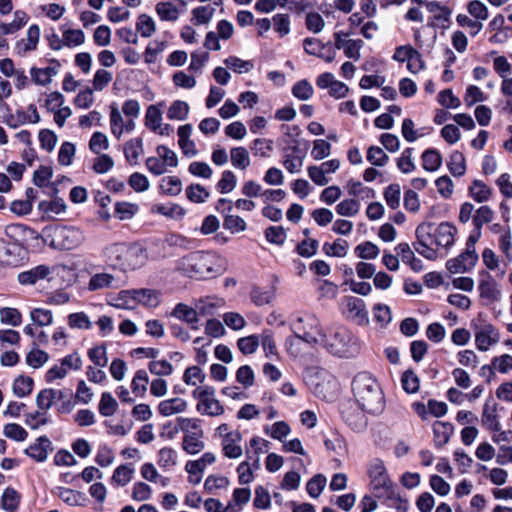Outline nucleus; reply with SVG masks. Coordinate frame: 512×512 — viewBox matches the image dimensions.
I'll use <instances>...</instances> for the list:
<instances>
[{"label":"nucleus","instance_id":"f257e3e1","mask_svg":"<svg viewBox=\"0 0 512 512\" xmlns=\"http://www.w3.org/2000/svg\"><path fill=\"white\" fill-rule=\"evenodd\" d=\"M176 268L185 276L205 279L224 273L226 259L215 252L195 251L181 257Z\"/></svg>","mask_w":512,"mask_h":512},{"label":"nucleus","instance_id":"f03ea898","mask_svg":"<svg viewBox=\"0 0 512 512\" xmlns=\"http://www.w3.org/2000/svg\"><path fill=\"white\" fill-rule=\"evenodd\" d=\"M352 393L359 408L377 414L384 409V395L377 379L368 372L358 373L351 384Z\"/></svg>","mask_w":512,"mask_h":512},{"label":"nucleus","instance_id":"7ed1b4c3","mask_svg":"<svg viewBox=\"0 0 512 512\" xmlns=\"http://www.w3.org/2000/svg\"><path fill=\"white\" fill-rule=\"evenodd\" d=\"M106 257L123 271H134L146 265L148 251L138 243H113L105 247Z\"/></svg>","mask_w":512,"mask_h":512},{"label":"nucleus","instance_id":"20e7f679","mask_svg":"<svg viewBox=\"0 0 512 512\" xmlns=\"http://www.w3.org/2000/svg\"><path fill=\"white\" fill-rule=\"evenodd\" d=\"M324 341L320 344L329 353L338 357L349 358L359 352L357 338L344 326H334L325 333Z\"/></svg>","mask_w":512,"mask_h":512},{"label":"nucleus","instance_id":"39448f33","mask_svg":"<svg viewBox=\"0 0 512 512\" xmlns=\"http://www.w3.org/2000/svg\"><path fill=\"white\" fill-rule=\"evenodd\" d=\"M295 334H299L304 342L319 345L324 341L325 331L319 318L314 313H303L297 316L292 324Z\"/></svg>","mask_w":512,"mask_h":512},{"label":"nucleus","instance_id":"423d86ee","mask_svg":"<svg viewBox=\"0 0 512 512\" xmlns=\"http://www.w3.org/2000/svg\"><path fill=\"white\" fill-rule=\"evenodd\" d=\"M50 246L59 250H73L85 241L84 232L75 226L59 225L50 230Z\"/></svg>","mask_w":512,"mask_h":512},{"label":"nucleus","instance_id":"0eeeda50","mask_svg":"<svg viewBox=\"0 0 512 512\" xmlns=\"http://www.w3.org/2000/svg\"><path fill=\"white\" fill-rule=\"evenodd\" d=\"M367 474L369 477L370 489L377 498H383L390 494L391 489L395 487L387 473L384 462L381 459L375 458L369 461Z\"/></svg>","mask_w":512,"mask_h":512},{"label":"nucleus","instance_id":"6e6552de","mask_svg":"<svg viewBox=\"0 0 512 512\" xmlns=\"http://www.w3.org/2000/svg\"><path fill=\"white\" fill-rule=\"evenodd\" d=\"M436 225L430 222L419 224L415 230L416 242L413 247L416 252L428 260H436L438 252L436 247Z\"/></svg>","mask_w":512,"mask_h":512},{"label":"nucleus","instance_id":"1a4fd4ad","mask_svg":"<svg viewBox=\"0 0 512 512\" xmlns=\"http://www.w3.org/2000/svg\"><path fill=\"white\" fill-rule=\"evenodd\" d=\"M215 394V388L210 385L198 386L192 392V397L197 400L196 411L210 417L223 415L225 408Z\"/></svg>","mask_w":512,"mask_h":512},{"label":"nucleus","instance_id":"9d476101","mask_svg":"<svg viewBox=\"0 0 512 512\" xmlns=\"http://www.w3.org/2000/svg\"><path fill=\"white\" fill-rule=\"evenodd\" d=\"M309 383L314 393L323 398L334 394L338 389L336 378L325 369H312L309 371Z\"/></svg>","mask_w":512,"mask_h":512},{"label":"nucleus","instance_id":"9b49d317","mask_svg":"<svg viewBox=\"0 0 512 512\" xmlns=\"http://www.w3.org/2000/svg\"><path fill=\"white\" fill-rule=\"evenodd\" d=\"M343 305L347 317L356 324L364 326L369 323L368 311L364 300L354 296H347L343 299Z\"/></svg>","mask_w":512,"mask_h":512},{"label":"nucleus","instance_id":"f8f14e48","mask_svg":"<svg viewBox=\"0 0 512 512\" xmlns=\"http://www.w3.org/2000/svg\"><path fill=\"white\" fill-rule=\"evenodd\" d=\"M478 276V291L480 297L487 303L498 301L501 295V291L493 276L486 270L479 271Z\"/></svg>","mask_w":512,"mask_h":512},{"label":"nucleus","instance_id":"ddd939ff","mask_svg":"<svg viewBox=\"0 0 512 512\" xmlns=\"http://www.w3.org/2000/svg\"><path fill=\"white\" fill-rule=\"evenodd\" d=\"M478 259L479 256L476 251L465 248L464 252L446 262V268L453 274L465 273L475 267Z\"/></svg>","mask_w":512,"mask_h":512},{"label":"nucleus","instance_id":"4468645a","mask_svg":"<svg viewBox=\"0 0 512 512\" xmlns=\"http://www.w3.org/2000/svg\"><path fill=\"white\" fill-rule=\"evenodd\" d=\"M316 84L320 89H327L328 94L335 99L344 98L349 92L348 86L338 81L330 73L321 74L317 78Z\"/></svg>","mask_w":512,"mask_h":512},{"label":"nucleus","instance_id":"2eb2a0df","mask_svg":"<svg viewBox=\"0 0 512 512\" xmlns=\"http://www.w3.org/2000/svg\"><path fill=\"white\" fill-rule=\"evenodd\" d=\"M500 340V333L492 324H484L475 331V344L478 350L487 351Z\"/></svg>","mask_w":512,"mask_h":512},{"label":"nucleus","instance_id":"dca6fc26","mask_svg":"<svg viewBox=\"0 0 512 512\" xmlns=\"http://www.w3.org/2000/svg\"><path fill=\"white\" fill-rule=\"evenodd\" d=\"M497 408L498 404L492 397L487 398L483 405L481 423L483 427L492 432L501 430Z\"/></svg>","mask_w":512,"mask_h":512},{"label":"nucleus","instance_id":"f3484780","mask_svg":"<svg viewBox=\"0 0 512 512\" xmlns=\"http://www.w3.org/2000/svg\"><path fill=\"white\" fill-rule=\"evenodd\" d=\"M40 27L36 24L31 25L26 33V37L18 40L15 44V53L24 56L37 48L40 39Z\"/></svg>","mask_w":512,"mask_h":512},{"label":"nucleus","instance_id":"a211bd4d","mask_svg":"<svg viewBox=\"0 0 512 512\" xmlns=\"http://www.w3.org/2000/svg\"><path fill=\"white\" fill-rule=\"evenodd\" d=\"M54 268L51 269L46 265H38L29 270L23 271L18 274V281L22 285H34L43 279L51 280L50 274Z\"/></svg>","mask_w":512,"mask_h":512},{"label":"nucleus","instance_id":"6ab92c4d","mask_svg":"<svg viewBox=\"0 0 512 512\" xmlns=\"http://www.w3.org/2000/svg\"><path fill=\"white\" fill-rule=\"evenodd\" d=\"M193 126L191 124H185L178 127V144L182 153L187 157H194L198 154L196 144L191 140Z\"/></svg>","mask_w":512,"mask_h":512},{"label":"nucleus","instance_id":"aec40b11","mask_svg":"<svg viewBox=\"0 0 512 512\" xmlns=\"http://www.w3.org/2000/svg\"><path fill=\"white\" fill-rule=\"evenodd\" d=\"M241 442L242 434L238 430H234L231 436L221 441L223 455L229 459L240 458L243 455Z\"/></svg>","mask_w":512,"mask_h":512},{"label":"nucleus","instance_id":"412c9836","mask_svg":"<svg viewBox=\"0 0 512 512\" xmlns=\"http://www.w3.org/2000/svg\"><path fill=\"white\" fill-rule=\"evenodd\" d=\"M305 153L298 147H290L284 155L283 165L285 169L291 174H297L301 172Z\"/></svg>","mask_w":512,"mask_h":512},{"label":"nucleus","instance_id":"4be33fe9","mask_svg":"<svg viewBox=\"0 0 512 512\" xmlns=\"http://www.w3.org/2000/svg\"><path fill=\"white\" fill-rule=\"evenodd\" d=\"M363 46V41L360 39H347L345 37H341L340 35L336 36L335 39V47L339 50H343L346 57L357 61L360 59V50Z\"/></svg>","mask_w":512,"mask_h":512},{"label":"nucleus","instance_id":"5701e85b","mask_svg":"<svg viewBox=\"0 0 512 512\" xmlns=\"http://www.w3.org/2000/svg\"><path fill=\"white\" fill-rule=\"evenodd\" d=\"M187 408V401L180 397L162 400L157 406L158 413L164 417L184 413Z\"/></svg>","mask_w":512,"mask_h":512},{"label":"nucleus","instance_id":"b1692460","mask_svg":"<svg viewBox=\"0 0 512 512\" xmlns=\"http://www.w3.org/2000/svg\"><path fill=\"white\" fill-rule=\"evenodd\" d=\"M66 397L63 390L47 388L41 390L36 396L38 409L48 412L56 400H62Z\"/></svg>","mask_w":512,"mask_h":512},{"label":"nucleus","instance_id":"393cba45","mask_svg":"<svg viewBox=\"0 0 512 512\" xmlns=\"http://www.w3.org/2000/svg\"><path fill=\"white\" fill-rule=\"evenodd\" d=\"M250 449L246 450V458L253 460L254 469L260 468V455L268 451L269 442L260 437H253L249 441Z\"/></svg>","mask_w":512,"mask_h":512},{"label":"nucleus","instance_id":"a878e982","mask_svg":"<svg viewBox=\"0 0 512 512\" xmlns=\"http://www.w3.org/2000/svg\"><path fill=\"white\" fill-rule=\"evenodd\" d=\"M134 300L147 308H156L161 301V293L158 290L150 288L135 289Z\"/></svg>","mask_w":512,"mask_h":512},{"label":"nucleus","instance_id":"bb28decb","mask_svg":"<svg viewBox=\"0 0 512 512\" xmlns=\"http://www.w3.org/2000/svg\"><path fill=\"white\" fill-rule=\"evenodd\" d=\"M455 227L448 222L436 226V247L448 249L454 244Z\"/></svg>","mask_w":512,"mask_h":512},{"label":"nucleus","instance_id":"cd10ccee","mask_svg":"<svg viewBox=\"0 0 512 512\" xmlns=\"http://www.w3.org/2000/svg\"><path fill=\"white\" fill-rule=\"evenodd\" d=\"M49 450L51 441L46 436H41L25 450V453L32 459L42 462L47 459Z\"/></svg>","mask_w":512,"mask_h":512},{"label":"nucleus","instance_id":"c85d7f7f","mask_svg":"<svg viewBox=\"0 0 512 512\" xmlns=\"http://www.w3.org/2000/svg\"><path fill=\"white\" fill-rule=\"evenodd\" d=\"M172 315L179 320L185 321L191 325L192 329H198V313L196 307L192 308L186 304L178 303L172 312Z\"/></svg>","mask_w":512,"mask_h":512},{"label":"nucleus","instance_id":"c756f323","mask_svg":"<svg viewBox=\"0 0 512 512\" xmlns=\"http://www.w3.org/2000/svg\"><path fill=\"white\" fill-rule=\"evenodd\" d=\"M203 439V430L197 433H191L183 436L182 449L189 455H196L205 448Z\"/></svg>","mask_w":512,"mask_h":512},{"label":"nucleus","instance_id":"7c9ffc66","mask_svg":"<svg viewBox=\"0 0 512 512\" xmlns=\"http://www.w3.org/2000/svg\"><path fill=\"white\" fill-rule=\"evenodd\" d=\"M200 66H189L187 72L178 71L173 75V83L175 86L191 89L196 85L195 76L197 73H200Z\"/></svg>","mask_w":512,"mask_h":512},{"label":"nucleus","instance_id":"2f4dec72","mask_svg":"<svg viewBox=\"0 0 512 512\" xmlns=\"http://www.w3.org/2000/svg\"><path fill=\"white\" fill-rule=\"evenodd\" d=\"M60 31L63 36L64 45L68 48L79 47L85 43L86 36L81 29H74L67 25H62Z\"/></svg>","mask_w":512,"mask_h":512},{"label":"nucleus","instance_id":"473e14b6","mask_svg":"<svg viewBox=\"0 0 512 512\" xmlns=\"http://www.w3.org/2000/svg\"><path fill=\"white\" fill-rule=\"evenodd\" d=\"M393 59L400 63L422 64L421 54L411 45L398 47L393 55Z\"/></svg>","mask_w":512,"mask_h":512},{"label":"nucleus","instance_id":"72a5a7b5","mask_svg":"<svg viewBox=\"0 0 512 512\" xmlns=\"http://www.w3.org/2000/svg\"><path fill=\"white\" fill-rule=\"evenodd\" d=\"M19 246L0 239V264L15 265L18 262Z\"/></svg>","mask_w":512,"mask_h":512},{"label":"nucleus","instance_id":"f704fd0d","mask_svg":"<svg viewBox=\"0 0 512 512\" xmlns=\"http://www.w3.org/2000/svg\"><path fill=\"white\" fill-rule=\"evenodd\" d=\"M223 299L215 297H204L195 301V307L198 315L208 316L213 315L215 310L223 306Z\"/></svg>","mask_w":512,"mask_h":512},{"label":"nucleus","instance_id":"c9c22d12","mask_svg":"<svg viewBox=\"0 0 512 512\" xmlns=\"http://www.w3.org/2000/svg\"><path fill=\"white\" fill-rule=\"evenodd\" d=\"M29 20L28 15L23 11H15L14 18L10 23H4L0 25V36L14 34L24 27Z\"/></svg>","mask_w":512,"mask_h":512},{"label":"nucleus","instance_id":"e433bc0d","mask_svg":"<svg viewBox=\"0 0 512 512\" xmlns=\"http://www.w3.org/2000/svg\"><path fill=\"white\" fill-rule=\"evenodd\" d=\"M421 158L423 169L429 172L437 171L443 162L440 152L434 148L426 149Z\"/></svg>","mask_w":512,"mask_h":512},{"label":"nucleus","instance_id":"4c0bfd02","mask_svg":"<svg viewBox=\"0 0 512 512\" xmlns=\"http://www.w3.org/2000/svg\"><path fill=\"white\" fill-rule=\"evenodd\" d=\"M143 153V142L140 138L129 140L124 146V155L130 165L138 164L140 155Z\"/></svg>","mask_w":512,"mask_h":512},{"label":"nucleus","instance_id":"58836bf2","mask_svg":"<svg viewBox=\"0 0 512 512\" xmlns=\"http://www.w3.org/2000/svg\"><path fill=\"white\" fill-rule=\"evenodd\" d=\"M447 168L454 177L463 176L466 172V159L463 153L453 151L447 160Z\"/></svg>","mask_w":512,"mask_h":512},{"label":"nucleus","instance_id":"ea45409f","mask_svg":"<svg viewBox=\"0 0 512 512\" xmlns=\"http://www.w3.org/2000/svg\"><path fill=\"white\" fill-rule=\"evenodd\" d=\"M434 442L437 447H442L448 443L452 433L453 427L449 423L436 421L433 425Z\"/></svg>","mask_w":512,"mask_h":512},{"label":"nucleus","instance_id":"a19ab883","mask_svg":"<svg viewBox=\"0 0 512 512\" xmlns=\"http://www.w3.org/2000/svg\"><path fill=\"white\" fill-rule=\"evenodd\" d=\"M230 159L232 166L240 170H246L251 163L248 150L242 146L230 150Z\"/></svg>","mask_w":512,"mask_h":512},{"label":"nucleus","instance_id":"79ce46f5","mask_svg":"<svg viewBox=\"0 0 512 512\" xmlns=\"http://www.w3.org/2000/svg\"><path fill=\"white\" fill-rule=\"evenodd\" d=\"M365 411H344L343 419L344 421L357 432L363 431L367 426V418L364 414Z\"/></svg>","mask_w":512,"mask_h":512},{"label":"nucleus","instance_id":"37998d69","mask_svg":"<svg viewBox=\"0 0 512 512\" xmlns=\"http://www.w3.org/2000/svg\"><path fill=\"white\" fill-rule=\"evenodd\" d=\"M347 190L349 195L361 200L372 199L375 197V191L367 186H364L360 181L353 179L347 182Z\"/></svg>","mask_w":512,"mask_h":512},{"label":"nucleus","instance_id":"c03bdc74","mask_svg":"<svg viewBox=\"0 0 512 512\" xmlns=\"http://www.w3.org/2000/svg\"><path fill=\"white\" fill-rule=\"evenodd\" d=\"M481 370H496L499 373L506 374L512 370V356L509 354H503L496 356L491 360L490 365H484Z\"/></svg>","mask_w":512,"mask_h":512},{"label":"nucleus","instance_id":"a18cd8bd","mask_svg":"<svg viewBox=\"0 0 512 512\" xmlns=\"http://www.w3.org/2000/svg\"><path fill=\"white\" fill-rule=\"evenodd\" d=\"M115 282V277L109 273H96L91 276L88 289L90 291H97L106 288H112Z\"/></svg>","mask_w":512,"mask_h":512},{"label":"nucleus","instance_id":"49530a36","mask_svg":"<svg viewBox=\"0 0 512 512\" xmlns=\"http://www.w3.org/2000/svg\"><path fill=\"white\" fill-rule=\"evenodd\" d=\"M134 473L135 469L131 464L120 465L114 470L111 481L118 486H125L132 480Z\"/></svg>","mask_w":512,"mask_h":512},{"label":"nucleus","instance_id":"de8ad7c7","mask_svg":"<svg viewBox=\"0 0 512 512\" xmlns=\"http://www.w3.org/2000/svg\"><path fill=\"white\" fill-rule=\"evenodd\" d=\"M303 46L305 51L308 54L318 56L319 58H323L326 61H331L332 57L330 55H324V51L330 52V47L324 46L318 39L316 38H307L303 42Z\"/></svg>","mask_w":512,"mask_h":512},{"label":"nucleus","instance_id":"09e8293b","mask_svg":"<svg viewBox=\"0 0 512 512\" xmlns=\"http://www.w3.org/2000/svg\"><path fill=\"white\" fill-rule=\"evenodd\" d=\"M229 479L223 475H209L204 482V490L209 494H215L218 490L227 489Z\"/></svg>","mask_w":512,"mask_h":512},{"label":"nucleus","instance_id":"8fccbe9b","mask_svg":"<svg viewBox=\"0 0 512 512\" xmlns=\"http://www.w3.org/2000/svg\"><path fill=\"white\" fill-rule=\"evenodd\" d=\"M20 504V494L13 488H6L1 497L2 508L7 512H16Z\"/></svg>","mask_w":512,"mask_h":512},{"label":"nucleus","instance_id":"3c124183","mask_svg":"<svg viewBox=\"0 0 512 512\" xmlns=\"http://www.w3.org/2000/svg\"><path fill=\"white\" fill-rule=\"evenodd\" d=\"M155 10L162 21L175 22L179 18V10L171 2H159Z\"/></svg>","mask_w":512,"mask_h":512},{"label":"nucleus","instance_id":"603ef678","mask_svg":"<svg viewBox=\"0 0 512 512\" xmlns=\"http://www.w3.org/2000/svg\"><path fill=\"white\" fill-rule=\"evenodd\" d=\"M49 422L50 417L48 412L40 409L25 415V424L32 430H37L41 426L47 425Z\"/></svg>","mask_w":512,"mask_h":512},{"label":"nucleus","instance_id":"864d4df0","mask_svg":"<svg viewBox=\"0 0 512 512\" xmlns=\"http://www.w3.org/2000/svg\"><path fill=\"white\" fill-rule=\"evenodd\" d=\"M354 252L358 258L372 260L379 256L380 249L375 243L371 241H365L358 244L355 247Z\"/></svg>","mask_w":512,"mask_h":512},{"label":"nucleus","instance_id":"5fc2aeb1","mask_svg":"<svg viewBox=\"0 0 512 512\" xmlns=\"http://www.w3.org/2000/svg\"><path fill=\"white\" fill-rule=\"evenodd\" d=\"M206 379V374L199 366H190L186 368L183 374V382L190 386H201Z\"/></svg>","mask_w":512,"mask_h":512},{"label":"nucleus","instance_id":"6e6d98bb","mask_svg":"<svg viewBox=\"0 0 512 512\" xmlns=\"http://www.w3.org/2000/svg\"><path fill=\"white\" fill-rule=\"evenodd\" d=\"M190 107L187 102L182 100L174 101L167 111V117L170 120L183 121L188 117Z\"/></svg>","mask_w":512,"mask_h":512},{"label":"nucleus","instance_id":"4d7b16f0","mask_svg":"<svg viewBox=\"0 0 512 512\" xmlns=\"http://www.w3.org/2000/svg\"><path fill=\"white\" fill-rule=\"evenodd\" d=\"M216 462V456L213 452H205L200 458L196 460H189L186 466L193 469L199 474H204L206 468Z\"/></svg>","mask_w":512,"mask_h":512},{"label":"nucleus","instance_id":"13d9d810","mask_svg":"<svg viewBox=\"0 0 512 512\" xmlns=\"http://www.w3.org/2000/svg\"><path fill=\"white\" fill-rule=\"evenodd\" d=\"M183 432L184 435L202 431L200 420L197 418L178 417L176 419L175 432Z\"/></svg>","mask_w":512,"mask_h":512},{"label":"nucleus","instance_id":"bf43d9fd","mask_svg":"<svg viewBox=\"0 0 512 512\" xmlns=\"http://www.w3.org/2000/svg\"><path fill=\"white\" fill-rule=\"evenodd\" d=\"M413 152L414 149L408 147L404 149L400 157L397 158V168L404 174L412 173L416 169V165L413 161Z\"/></svg>","mask_w":512,"mask_h":512},{"label":"nucleus","instance_id":"052dcab7","mask_svg":"<svg viewBox=\"0 0 512 512\" xmlns=\"http://www.w3.org/2000/svg\"><path fill=\"white\" fill-rule=\"evenodd\" d=\"M251 498V491L249 488H236L233 491L232 499L228 502V505H231L235 512H240L244 505H246Z\"/></svg>","mask_w":512,"mask_h":512},{"label":"nucleus","instance_id":"680f3d73","mask_svg":"<svg viewBox=\"0 0 512 512\" xmlns=\"http://www.w3.org/2000/svg\"><path fill=\"white\" fill-rule=\"evenodd\" d=\"M178 453L171 447H163L158 452L157 464L164 469L171 468L177 464Z\"/></svg>","mask_w":512,"mask_h":512},{"label":"nucleus","instance_id":"e2e57ef3","mask_svg":"<svg viewBox=\"0 0 512 512\" xmlns=\"http://www.w3.org/2000/svg\"><path fill=\"white\" fill-rule=\"evenodd\" d=\"M471 197L478 203L487 201L491 196L490 188L481 180H474L469 188Z\"/></svg>","mask_w":512,"mask_h":512},{"label":"nucleus","instance_id":"0e129e2a","mask_svg":"<svg viewBox=\"0 0 512 512\" xmlns=\"http://www.w3.org/2000/svg\"><path fill=\"white\" fill-rule=\"evenodd\" d=\"M274 296V291L272 289L253 287L250 291V299L256 306H263L271 303Z\"/></svg>","mask_w":512,"mask_h":512},{"label":"nucleus","instance_id":"69168bd1","mask_svg":"<svg viewBox=\"0 0 512 512\" xmlns=\"http://www.w3.org/2000/svg\"><path fill=\"white\" fill-rule=\"evenodd\" d=\"M56 74V70L52 66H46L44 68L33 67L31 69V77L35 84L47 85L51 82V78Z\"/></svg>","mask_w":512,"mask_h":512},{"label":"nucleus","instance_id":"338daca9","mask_svg":"<svg viewBox=\"0 0 512 512\" xmlns=\"http://www.w3.org/2000/svg\"><path fill=\"white\" fill-rule=\"evenodd\" d=\"M186 196L193 203H204L210 197L209 191L201 184H191L186 188Z\"/></svg>","mask_w":512,"mask_h":512},{"label":"nucleus","instance_id":"774afa93","mask_svg":"<svg viewBox=\"0 0 512 512\" xmlns=\"http://www.w3.org/2000/svg\"><path fill=\"white\" fill-rule=\"evenodd\" d=\"M383 196L387 206L397 209L400 206L401 188L399 184L393 183L384 189Z\"/></svg>","mask_w":512,"mask_h":512}]
</instances>
